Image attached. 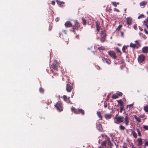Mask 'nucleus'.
<instances>
[{
  "instance_id": "1",
  "label": "nucleus",
  "mask_w": 148,
  "mask_h": 148,
  "mask_svg": "<svg viewBox=\"0 0 148 148\" xmlns=\"http://www.w3.org/2000/svg\"><path fill=\"white\" fill-rule=\"evenodd\" d=\"M55 106L57 110L60 112L62 111L63 109V107L62 105V103L60 101H59L55 105Z\"/></svg>"
},
{
  "instance_id": "2",
  "label": "nucleus",
  "mask_w": 148,
  "mask_h": 148,
  "mask_svg": "<svg viewBox=\"0 0 148 148\" xmlns=\"http://www.w3.org/2000/svg\"><path fill=\"white\" fill-rule=\"evenodd\" d=\"M71 110L75 114H79L80 113L82 115H84V110L82 109H75L74 107H73L71 108Z\"/></svg>"
},
{
  "instance_id": "3",
  "label": "nucleus",
  "mask_w": 148,
  "mask_h": 148,
  "mask_svg": "<svg viewBox=\"0 0 148 148\" xmlns=\"http://www.w3.org/2000/svg\"><path fill=\"white\" fill-rule=\"evenodd\" d=\"M100 35L101 38L100 40L102 42H104L106 40V32L105 30H103L101 32Z\"/></svg>"
},
{
  "instance_id": "4",
  "label": "nucleus",
  "mask_w": 148,
  "mask_h": 148,
  "mask_svg": "<svg viewBox=\"0 0 148 148\" xmlns=\"http://www.w3.org/2000/svg\"><path fill=\"white\" fill-rule=\"evenodd\" d=\"M73 89V86L72 84L70 85L68 83H67L66 87V89L67 92H70Z\"/></svg>"
},
{
  "instance_id": "5",
  "label": "nucleus",
  "mask_w": 148,
  "mask_h": 148,
  "mask_svg": "<svg viewBox=\"0 0 148 148\" xmlns=\"http://www.w3.org/2000/svg\"><path fill=\"white\" fill-rule=\"evenodd\" d=\"M96 128L99 131L101 132H104V131H103L102 126L99 122H98L96 123Z\"/></svg>"
},
{
  "instance_id": "6",
  "label": "nucleus",
  "mask_w": 148,
  "mask_h": 148,
  "mask_svg": "<svg viewBox=\"0 0 148 148\" xmlns=\"http://www.w3.org/2000/svg\"><path fill=\"white\" fill-rule=\"evenodd\" d=\"M124 117L122 116H120L117 117L116 119V120L114 121V122L117 124L123 122V121Z\"/></svg>"
},
{
  "instance_id": "7",
  "label": "nucleus",
  "mask_w": 148,
  "mask_h": 148,
  "mask_svg": "<svg viewBox=\"0 0 148 148\" xmlns=\"http://www.w3.org/2000/svg\"><path fill=\"white\" fill-rule=\"evenodd\" d=\"M75 23L73 27V29L77 30L80 26V24L77 20L75 21Z\"/></svg>"
},
{
  "instance_id": "8",
  "label": "nucleus",
  "mask_w": 148,
  "mask_h": 148,
  "mask_svg": "<svg viewBox=\"0 0 148 148\" xmlns=\"http://www.w3.org/2000/svg\"><path fill=\"white\" fill-rule=\"evenodd\" d=\"M129 118L128 117V114H125V116L124 119V123L127 126L129 125Z\"/></svg>"
},
{
  "instance_id": "9",
  "label": "nucleus",
  "mask_w": 148,
  "mask_h": 148,
  "mask_svg": "<svg viewBox=\"0 0 148 148\" xmlns=\"http://www.w3.org/2000/svg\"><path fill=\"white\" fill-rule=\"evenodd\" d=\"M108 54L112 58L115 59L116 58V56L115 52L113 51H110L108 52Z\"/></svg>"
},
{
  "instance_id": "10",
  "label": "nucleus",
  "mask_w": 148,
  "mask_h": 148,
  "mask_svg": "<svg viewBox=\"0 0 148 148\" xmlns=\"http://www.w3.org/2000/svg\"><path fill=\"white\" fill-rule=\"evenodd\" d=\"M51 67L56 70H57L58 69V66L57 65V63L56 62H54L52 65L51 66Z\"/></svg>"
},
{
  "instance_id": "11",
  "label": "nucleus",
  "mask_w": 148,
  "mask_h": 148,
  "mask_svg": "<svg viewBox=\"0 0 148 148\" xmlns=\"http://www.w3.org/2000/svg\"><path fill=\"white\" fill-rule=\"evenodd\" d=\"M103 61L104 62H105L107 63L110 64L111 63V60L108 58L104 57L102 59Z\"/></svg>"
},
{
  "instance_id": "12",
  "label": "nucleus",
  "mask_w": 148,
  "mask_h": 148,
  "mask_svg": "<svg viewBox=\"0 0 148 148\" xmlns=\"http://www.w3.org/2000/svg\"><path fill=\"white\" fill-rule=\"evenodd\" d=\"M56 2L58 5L61 7H63L65 6V3L63 1H60L58 0H57Z\"/></svg>"
},
{
  "instance_id": "13",
  "label": "nucleus",
  "mask_w": 148,
  "mask_h": 148,
  "mask_svg": "<svg viewBox=\"0 0 148 148\" xmlns=\"http://www.w3.org/2000/svg\"><path fill=\"white\" fill-rule=\"evenodd\" d=\"M95 24H96V30L97 31V34L98 32H99L100 29V23L98 21L96 22H95Z\"/></svg>"
},
{
  "instance_id": "14",
  "label": "nucleus",
  "mask_w": 148,
  "mask_h": 148,
  "mask_svg": "<svg viewBox=\"0 0 148 148\" xmlns=\"http://www.w3.org/2000/svg\"><path fill=\"white\" fill-rule=\"evenodd\" d=\"M145 60V56L143 55L139 56L138 58V61L140 63H142Z\"/></svg>"
},
{
  "instance_id": "15",
  "label": "nucleus",
  "mask_w": 148,
  "mask_h": 148,
  "mask_svg": "<svg viewBox=\"0 0 148 148\" xmlns=\"http://www.w3.org/2000/svg\"><path fill=\"white\" fill-rule=\"evenodd\" d=\"M132 18L130 17H127L126 19V23L128 25H130L132 24Z\"/></svg>"
},
{
  "instance_id": "16",
  "label": "nucleus",
  "mask_w": 148,
  "mask_h": 148,
  "mask_svg": "<svg viewBox=\"0 0 148 148\" xmlns=\"http://www.w3.org/2000/svg\"><path fill=\"white\" fill-rule=\"evenodd\" d=\"M63 98L64 100L68 103L71 104L72 103L70 100V97H67V96L65 95L63 96Z\"/></svg>"
},
{
  "instance_id": "17",
  "label": "nucleus",
  "mask_w": 148,
  "mask_h": 148,
  "mask_svg": "<svg viewBox=\"0 0 148 148\" xmlns=\"http://www.w3.org/2000/svg\"><path fill=\"white\" fill-rule=\"evenodd\" d=\"M138 145L139 147V148H141L142 144V140L141 138H139L137 139Z\"/></svg>"
},
{
  "instance_id": "18",
  "label": "nucleus",
  "mask_w": 148,
  "mask_h": 148,
  "mask_svg": "<svg viewBox=\"0 0 148 148\" xmlns=\"http://www.w3.org/2000/svg\"><path fill=\"white\" fill-rule=\"evenodd\" d=\"M65 25L66 27H71L73 26L72 24L69 21H67L65 23Z\"/></svg>"
},
{
  "instance_id": "19",
  "label": "nucleus",
  "mask_w": 148,
  "mask_h": 148,
  "mask_svg": "<svg viewBox=\"0 0 148 148\" xmlns=\"http://www.w3.org/2000/svg\"><path fill=\"white\" fill-rule=\"evenodd\" d=\"M142 52L145 53H148V47H145L142 49Z\"/></svg>"
},
{
  "instance_id": "20",
  "label": "nucleus",
  "mask_w": 148,
  "mask_h": 148,
  "mask_svg": "<svg viewBox=\"0 0 148 148\" xmlns=\"http://www.w3.org/2000/svg\"><path fill=\"white\" fill-rule=\"evenodd\" d=\"M104 117L106 119H109L111 118L112 115L111 114H105Z\"/></svg>"
},
{
  "instance_id": "21",
  "label": "nucleus",
  "mask_w": 148,
  "mask_h": 148,
  "mask_svg": "<svg viewBox=\"0 0 148 148\" xmlns=\"http://www.w3.org/2000/svg\"><path fill=\"white\" fill-rule=\"evenodd\" d=\"M62 80L63 81H65L67 83H69V80L68 77L66 76L62 77Z\"/></svg>"
},
{
  "instance_id": "22",
  "label": "nucleus",
  "mask_w": 148,
  "mask_h": 148,
  "mask_svg": "<svg viewBox=\"0 0 148 148\" xmlns=\"http://www.w3.org/2000/svg\"><path fill=\"white\" fill-rule=\"evenodd\" d=\"M147 2L145 1H143L140 2V5L141 6L144 7L147 4Z\"/></svg>"
},
{
  "instance_id": "23",
  "label": "nucleus",
  "mask_w": 148,
  "mask_h": 148,
  "mask_svg": "<svg viewBox=\"0 0 148 148\" xmlns=\"http://www.w3.org/2000/svg\"><path fill=\"white\" fill-rule=\"evenodd\" d=\"M132 131V134L133 135L134 138H136L137 137V135L136 133L132 129L131 130Z\"/></svg>"
},
{
  "instance_id": "24",
  "label": "nucleus",
  "mask_w": 148,
  "mask_h": 148,
  "mask_svg": "<svg viewBox=\"0 0 148 148\" xmlns=\"http://www.w3.org/2000/svg\"><path fill=\"white\" fill-rule=\"evenodd\" d=\"M118 103L120 104V107L124 106L123 103L121 99L117 100Z\"/></svg>"
},
{
  "instance_id": "25",
  "label": "nucleus",
  "mask_w": 148,
  "mask_h": 148,
  "mask_svg": "<svg viewBox=\"0 0 148 148\" xmlns=\"http://www.w3.org/2000/svg\"><path fill=\"white\" fill-rule=\"evenodd\" d=\"M97 114L99 118V120H102V117L101 114V113L100 112H97Z\"/></svg>"
},
{
  "instance_id": "26",
  "label": "nucleus",
  "mask_w": 148,
  "mask_h": 148,
  "mask_svg": "<svg viewBox=\"0 0 148 148\" xmlns=\"http://www.w3.org/2000/svg\"><path fill=\"white\" fill-rule=\"evenodd\" d=\"M129 46H123L122 49V51L123 53H125V49H127Z\"/></svg>"
},
{
  "instance_id": "27",
  "label": "nucleus",
  "mask_w": 148,
  "mask_h": 148,
  "mask_svg": "<svg viewBox=\"0 0 148 148\" xmlns=\"http://www.w3.org/2000/svg\"><path fill=\"white\" fill-rule=\"evenodd\" d=\"M134 118L138 122L140 123L141 121V119L136 115H134Z\"/></svg>"
},
{
  "instance_id": "28",
  "label": "nucleus",
  "mask_w": 148,
  "mask_h": 148,
  "mask_svg": "<svg viewBox=\"0 0 148 148\" xmlns=\"http://www.w3.org/2000/svg\"><path fill=\"white\" fill-rule=\"evenodd\" d=\"M82 24L84 25H86V20L84 18L82 17Z\"/></svg>"
},
{
  "instance_id": "29",
  "label": "nucleus",
  "mask_w": 148,
  "mask_h": 148,
  "mask_svg": "<svg viewBox=\"0 0 148 148\" xmlns=\"http://www.w3.org/2000/svg\"><path fill=\"white\" fill-rule=\"evenodd\" d=\"M107 144V141L106 140H105L103 141H102L101 142V145L103 147H106V145Z\"/></svg>"
},
{
  "instance_id": "30",
  "label": "nucleus",
  "mask_w": 148,
  "mask_h": 148,
  "mask_svg": "<svg viewBox=\"0 0 148 148\" xmlns=\"http://www.w3.org/2000/svg\"><path fill=\"white\" fill-rule=\"evenodd\" d=\"M144 109L145 112H148V105L144 106Z\"/></svg>"
},
{
  "instance_id": "31",
  "label": "nucleus",
  "mask_w": 148,
  "mask_h": 148,
  "mask_svg": "<svg viewBox=\"0 0 148 148\" xmlns=\"http://www.w3.org/2000/svg\"><path fill=\"white\" fill-rule=\"evenodd\" d=\"M119 128L120 130H124L125 129V127L122 125L119 126Z\"/></svg>"
},
{
  "instance_id": "32",
  "label": "nucleus",
  "mask_w": 148,
  "mask_h": 148,
  "mask_svg": "<svg viewBox=\"0 0 148 148\" xmlns=\"http://www.w3.org/2000/svg\"><path fill=\"white\" fill-rule=\"evenodd\" d=\"M98 49L100 50H105V48L103 46H101L99 47H98Z\"/></svg>"
},
{
  "instance_id": "33",
  "label": "nucleus",
  "mask_w": 148,
  "mask_h": 148,
  "mask_svg": "<svg viewBox=\"0 0 148 148\" xmlns=\"http://www.w3.org/2000/svg\"><path fill=\"white\" fill-rule=\"evenodd\" d=\"M119 97L116 94V95H113L112 96V98L113 99H116L118 98Z\"/></svg>"
},
{
  "instance_id": "34",
  "label": "nucleus",
  "mask_w": 148,
  "mask_h": 148,
  "mask_svg": "<svg viewBox=\"0 0 148 148\" xmlns=\"http://www.w3.org/2000/svg\"><path fill=\"white\" fill-rule=\"evenodd\" d=\"M116 94L118 96H121L123 95L122 93L121 92H118L116 93Z\"/></svg>"
},
{
  "instance_id": "35",
  "label": "nucleus",
  "mask_w": 148,
  "mask_h": 148,
  "mask_svg": "<svg viewBox=\"0 0 148 148\" xmlns=\"http://www.w3.org/2000/svg\"><path fill=\"white\" fill-rule=\"evenodd\" d=\"M122 25H119L118 27L116 28V30L117 31H119L120 30L121 28L122 27Z\"/></svg>"
},
{
  "instance_id": "36",
  "label": "nucleus",
  "mask_w": 148,
  "mask_h": 148,
  "mask_svg": "<svg viewBox=\"0 0 148 148\" xmlns=\"http://www.w3.org/2000/svg\"><path fill=\"white\" fill-rule=\"evenodd\" d=\"M130 46L131 47L134 48L136 46V45L135 44H133L132 43H131L130 45Z\"/></svg>"
},
{
  "instance_id": "37",
  "label": "nucleus",
  "mask_w": 148,
  "mask_h": 148,
  "mask_svg": "<svg viewBox=\"0 0 148 148\" xmlns=\"http://www.w3.org/2000/svg\"><path fill=\"white\" fill-rule=\"evenodd\" d=\"M137 132L138 133V135L139 136H141V134L140 133V132L139 130V129H137Z\"/></svg>"
},
{
  "instance_id": "38",
  "label": "nucleus",
  "mask_w": 148,
  "mask_h": 148,
  "mask_svg": "<svg viewBox=\"0 0 148 148\" xmlns=\"http://www.w3.org/2000/svg\"><path fill=\"white\" fill-rule=\"evenodd\" d=\"M39 91L41 93H43L44 92V89L42 88H40L39 89Z\"/></svg>"
},
{
  "instance_id": "39",
  "label": "nucleus",
  "mask_w": 148,
  "mask_h": 148,
  "mask_svg": "<svg viewBox=\"0 0 148 148\" xmlns=\"http://www.w3.org/2000/svg\"><path fill=\"white\" fill-rule=\"evenodd\" d=\"M144 17V15L143 14H141L139 15L138 17V19H140V18H143Z\"/></svg>"
},
{
  "instance_id": "40",
  "label": "nucleus",
  "mask_w": 148,
  "mask_h": 148,
  "mask_svg": "<svg viewBox=\"0 0 148 148\" xmlns=\"http://www.w3.org/2000/svg\"><path fill=\"white\" fill-rule=\"evenodd\" d=\"M143 128L145 130H148V126L144 125L143 126Z\"/></svg>"
},
{
  "instance_id": "41",
  "label": "nucleus",
  "mask_w": 148,
  "mask_h": 148,
  "mask_svg": "<svg viewBox=\"0 0 148 148\" xmlns=\"http://www.w3.org/2000/svg\"><path fill=\"white\" fill-rule=\"evenodd\" d=\"M101 137L103 138H106L107 136L106 135L103 134H101Z\"/></svg>"
},
{
  "instance_id": "42",
  "label": "nucleus",
  "mask_w": 148,
  "mask_h": 148,
  "mask_svg": "<svg viewBox=\"0 0 148 148\" xmlns=\"http://www.w3.org/2000/svg\"><path fill=\"white\" fill-rule=\"evenodd\" d=\"M124 108V106L120 107V112L121 113L122 112V111Z\"/></svg>"
},
{
  "instance_id": "43",
  "label": "nucleus",
  "mask_w": 148,
  "mask_h": 148,
  "mask_svg": "<svg viewBox=\"0 0 148 148\" xmlns=\"http://www.w3.org/2000/svg\"><path fill=\"white\" fill-rule=\"evenodd\" d=\"M123 148H127V144L125 143H124L123 144Z\"/></svg>"
},
{
  "instance_id": "44",
  "label": "nucleus",
  "mask_w": 148,
  "mask_h": 148,
  "mask_svg": "<svg viewBox=\"0 0 148 148\" xmlns=\"http://www.w3.org/2000/svg\"><path fill=\"white\" fill-rule=\"evenodd\" d=\"M106 138H106V139H107V140L108 142V143H111V141L110 140V138L108 137L107 136V137H106Z\"/></svg>"
},
{
  "instance_id": "45",
  "label": "nucleus",
  "mask_w": 148,
  "mask_h": 148,
  "mask_svg": "<svg viewBox=\"0 0 148 148\" xmlns=\"http://www.w3.org/2000/svg\"><path fill=\"white\" fill-rule=\"evenodd\" d=\"M144 23H145V24H146L148 22V20L147 19H145V20L143 21Z\"/></svg>"
},
{
  "instance_id": "46",
  "label": "nucleus",
  "mask_w": 148,
  "mask_h": 148,
  "mask_svg": "<svg viewBox=\"0 0 148 148\" xmlns=\"http://www.w3.org/2000/svg\"><path fill=\"white\" fill-rule=\"evenodd\" d=\"M59 20H60V18L59 17H57L56 18L55 21H56L57 22L59 21Z\"/></svg>"
},
{
  "instance_id": "47",
  "label": "nucleus",
  "mask_w": 148,
  "mask_h": 148,
  "mask_svg": "<svg viewBox=\"0 0 148 148\" xmlns=\"http://www.w3.org/2000/svg\"><path fill=\"white\" fill-rule=\"evenodd\" d=\"M116 50L117 51V52L118 53H121V52L119 49L118 47H117L116 49Z\"/></svg>"
},
{
  "instance_id": "48",
  "label": "nucleus",
  "mask_w": 148,
  "mask_h": 148,
  "mask_svg": "<svg viewBox=\"0 0 148 148\" xmlns=\"http://www.w3.org/2000/svg\"><path fill=\"white\" fill-rule=\"evenodd\" d=\"M116 3L115 2H112V4L113 5L115 6L116 7Z\"/></svg>"
},
{
  "instance_id": "49",
  "label": "nucleus",
  "mask_w": 148,
  "mask_h": 148,
  "mask_svg": "<svg viewBox=\"0 0 148 148\" xmlns=\"http://www.w3.org/2000/svg\"><path fill=\"white\" fill-rule=\"evenodd\" d=\"M121 36L122 37H123L124 36V32H121Z\"/></svg>"
},
{
  "instance_id": "50",
  "label": "nucleus",
  "mask_w": 148,
  "mask_h": 148,
  "mask_svg": "<svg viewBox=\"0 0 148 148\" xmlns=\"http://www.w3.org/2000/svg\"><path fill=\"white\" fill-rule=\"evenodd\" d=\"M55 3V1H51V4L53 5H54Z\"/></svg>"
},
{
  "instance_id": "51",
  "label": "nucleus",
  "mask_w": 148,
  "mask_h": 148,
  "mask_svg": "<svg viewBox=\"0 0 148 148\" xmlns=\"http://www.w3.org/2000/svg\"><path fill=\"white\" fill-rule=\"evenodd\" d=\"M62 32H64V33L65 34H67V30H63Z\"/></svg>"
},
{
  "instance_id": "52",
  "label": "nucleus",
  "mask_w": 148,
  "mask_h": 148,
  "mask_svg": "<svg viewBox=\"0 0 148 148\" xmlns=\"http://www.w3.org/2000/svg\"><path fill=\"white\" fill-rule=\"evenodd\" d=\"M145 144V145L148 146V141H146Z\"/></svg>"
},
{
  "instance_id": "53",
  "label": "nucleus",
  "mask_w": 148,
  "mask_h": 148,
  "mask_svg": "<svg viewBox=\"0 0 148 148\" xmlns=\"http://www.w3.org/2000/svg\"><path fill=\"white\" fill-rule=\"evenodd\" d=\"M144 31L145 32V33L146 34H148V32H147V31L146 30V29L145 28L144 29Z\"/></svg>"
},
{
  "instance_id": "54",
  "label": "nucleus",
  "mask_w": 148,
  "mask_h": 148,
  "mask_svg": "<svg viewBox=\"0 0 148 148\" xmlns=\"http://www.w3.org/2000/svg\"><path fill=\"white\" fill-rule=\"evenodd\" d=\"M134 104V103L131 104L127 105V106H129L130 107H132Z\"/></svg>"
},
{
  "instance_id": "55",
  "label": "nucleus",
  "mask_w": 148,
  "mask_h": 148,
  "mask_svg": "<svg viewBox=\"0 0 148 148\" xmlns=\"http://www.w3.org/2000/svg\"><path fill=\"white\" fill-rule=\"evenodd\" d=\"M144 25L147 28V29H148V25L147 24H144Z\"/></svg>"
},
{
  "instance_id": "56",
  "label": "nucleus",
  "mask_w": 148,
  "mask_h": 148,
  "mask_svg": "<svg viewBox=\"0 0 148 148\" xmlns=\"http://www.w3.org/2000/svg\"><path fill=\"white\" fill-rule=\"evenodd\" d=\"M65 43L66 45H67L68 43V41H66L65 42H64L63 43L64 44V45L65 44Z\"/></svg>"
},
{
  "instance_id": "57",
  "label": "nucleus",
  "mask_w": 148,
  "mask_h": 148,
  "mask_svg": "<svg viewBox=\"0 0 148 148\" xmlns=\"http://www.w3.org/2000/svg\"><path fill=\"white\" fill-rule=\"evenodd\" d=\"M139 28L140 31H142L143 30V29L140 27H139Z\"/></svg>"
},
{
  "instance_id": "58",
  "label": "nucleus",
  "mask_w": 148,
  "mask_h": 148,
  "mask_svg": "<svg viewBox=\"0 0 148 148\" xmlns=\"http://www.w3.org/2000/svg\"><path fill=\"white\" fill-rule=\"evenodd\" d=\"M108 143L109 144H110V146H112L113 145V144H112L111 143H111Z\"/></svg>"
},
{
  "instance_id": "59",
  "label": "nucleus",
  "mask_w": 148,
  "mask_h": 148,
  "mask_svg": "<svg viewBox=\"0 0 148 148\" xmlns=\"http://www.w3.org/2000/svg\"><path fill=\"white\" fill-rule=\"evenodd\" d=\"M134 29H136V28H137L136 26V25H134Z\"/></svg>"
},
{
  "instance_id": "60",
  "label": "nucleus",
  "mask_w": 148,
  "mask_h": 148,
  "mask_svg": "<svg viewBox=\"0 0 148 148\" xmlns=\"http://www.w3.org/2000/svg\"><path fill=\"white\" fill-rule=\"evenodd\" d=\"M110 136L111 137H112V140H113V137H112V135L111 134H110Z\"/></svg>"
},
{
  "instance_id": "61",
  "label": "nucleus",
  "mask_w": 148,
  "mask_h": 148,
  "mask_svg": "<svg viewBox=\"0 0 148 148\" xmlns=\"http://www.w3.org/2000/svg\"><path fill=\"white\" fill-rule=\"evenodd\" d=\"M107 107V105L106 104H105L104 103V107L105 108H106Z\"/></svg>"
},
{
  "instance_id": "62",
  "label": "nucleus",
  "mask_w": 148,
  "mask_h": 148,
  "mask_svg": "<svg viewBox=\"0 0 148 148\" xmlns=\"http://www.w3.org/2000/svg\"><path fill=\"white\" fill-rule=\"evenodd\" d=\"M132 148H136V147L134 146V145H132Z\"/></svg>"
},
{
  "instance_id": "63",
  "label": "nucleus",
  "mask_w": 148,
  "mask_h": 148,
  "mask_svg": "<svg viewBox=\"0 0 148 148\" xmlns=\"http://www.w3.org/2000/svg\"><path fill=\"white\" fill-rule=\"evenodd\" d=\"M74 92H72V96H71L72 97V96L74 95Z\"/></svg>"
},
{
  "instance_id": "64",
  "label": "nucleus",
  "mask_w": 148,
  "mask_h": 148,
  "mask_svg": "<svg viewBox=\"0 0 148 148\" xmlns=\"http://www.w3.org/2000/svg\"><path fill=\"white\" fill-rule=\"evenodd\" d=\"M115 10V11L118 12H119L120 11L119 10Z\"/></svg>"
}]
</instances>
